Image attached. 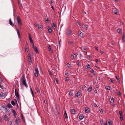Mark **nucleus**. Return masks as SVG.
<instances>
[{
  "instance_id": "603ef678",
  "label": "nucleus",
  "mask_w": 125,
  "mask_h": 125,
  "mask_svg": "<svg viewBox=\"0 0 125 125\" xmlns=\"http://www.w3.org/2000/svg\"><path fill=\"white\" fill-rule=\"evenodd\" d=\"M94 104V106L95 107H97V104H96L95 103H94V104Z\"/></svg>"
},
{
  "instance_id": "e433bc0d",
  "label": "nucleus",
  "mask_w": 125,
  "mask_h": 125,
  "mask_svg": "<svg viewBox=\"0 0 125 125\" xmlns=\"http://www.w3.org/2000/svg\"><path fill=\"white\" fill-rule=\"evenodd\" d=\"M69 80V78L68 77H67L65 78V80L66 81H68Z\"/></svg>"
},
{
  "instance_id": "7c9ffc66",
  "label": "nucleus",
  "mask_w": 125,
  "mask_h": 125,
  "mask_svg": "<svg viewBox=\"0 0 125 125\" xmlns=\"http://www.w3.org/2000/svg\"><path fill=\"white\" fill-rule=\"evenodd\" d=\"M64 115H65V118H68V116L66 114V111L65 112V113L64 114Z\"/></svg>"
},
{
  "instance_id": "58836bf2",
  "label": "nucleus",
  "mask_w": 125,
  "mask_h": 125,
  "mask_svg": "<svg viewBox=\"0 0 125 125\" xmlns=\"http://www.w3.org/2000/svg\"><path fill=\"white\" fill-rule=\"evenodd\" d=\"M87 68H89L90 67V66L89 64H87Z\"/></svg>"
},
{
  "instance_id": "09e8293b",
  "label": "nucleus",
  "mask_w": 125,
  "mask_h": 125,
  "mask_svg": "<svg viewBox=\"0 0 125 125\" xmlns=\"http://www.w3.org/2000/svg\"><path fill=\"white\" fill-rule=\"evenodd\" d=\"M115 78H116L117 79V80L118 81H119V77H117L116 76Z\"/></svg>"
},
{
  "instance_id": "a19ab883",
  "label": "nucleus",
  "mask_w": 125,
  "mask_h": 125,
  "mask_svg": "<svg viewBox=\"0 0 125 125\" xmlns=\"http://www.w3.org/2000/svg\"><path fill=\"white\" fill-rule=\"evenodd\" d=\"M99 111L101 114H102L103 113V111L102 109H100Z\"/></svg>"
},
{
  "instance_id": "6e6d98bb",
  "label": "nucleus",
  "mask_w": 125,
  "mask_h": 125,
  "mask_svg": "<svg viewBox=\"0 0 125 125\" xmlns=\"http://www.w3.org/2000/svg\"><path fill=\"white\" fill-rule=\"evenodd\" d=\"M95 49L97 51H98V48L96 47H95Z\"/></svg>"
},
{
  "instance_id": "4c0bfd02",
  "label": "nucleus",
  "mask_w": 125,
  "mask_h": 125,
  "mask_svg": "<svg viewBox=\"0 0 125 125\" xmlns=\"http://www.w3.org/2000/svg\"><path fill=\"white\" fill-rule=\"evenodd\" d=\"M21 117L22 120L23 122H24V118L23 115H21Z\"/></svg>"
},
{
  "instance_id": "39448f33",
  "label": "nucleus",
  "mask_w": 125,
  "mask_h": 125,
  "mask_svg": "<svg viewBox=\"0 0 125 125\" xmlns=\"http://www.w3.org/2000/svg\"><path fill=\"white\" fill-rule=\"evenodd\" d=\"M78 33H79V36L80 37L82 38L83 37V34L80 31H78Z\"/></svg>"
},
{
  "instance_id": "c03bdc74",
  "label": "nucleus",
  "mask_w": 125,
  "mask_h": 125,
  "mask_svg": "<svg viewBox=\"0 0 125 125\" xmlns=\"http://www.w3.org/2000/svg\"><path fill=\"white\" fill-rule=\"evenodd\" d=\"M120 119L121 121H122L123 119V117L122 115L120 116Z\"/></svg>"
},
{
  "instance_id": "9b49d317",
  "label": "nucleus",
  "mask_w": 125,
  "mask_h": 125,
  "mask_svg": "<svg viewBox=\"0 0 125 125\" xmlns=\"http://www.w3.org/2000/svg\"><path fill=\"white\" fill-rule=\"evenodd\" d=\"M29 40H30V42H31L32 44H33L34 43L33 42L32 39L30 34H29Z\"/></svg>"
},
{
  "instance_id": "8fccbe9b",
  "label": "nucleus",
  "mask_w": 125,
  "mask_h": 125,
  "mask_svg": "<svg viewBox=\"0 0 125 125\" xmlns=\"http://www.w3.org/2000/svg\"><path fill=\"white\" fill-rule=\"evenodd\" d=\"M0 87L2 89H3L4 88V87L3 86L0 85Z\"/></svg>"
},
{
  "instance_id": "6e6552de",
  "label": "nucleus",
  "mask_w": 125,
  "mask_h": 125,
  "mask_svg": "<svg viewBox=\"0 0 125 125\" xmlns=\"http://www.w3.org/2000/svg\"><path fill=\"white\" fill-rule=\"evenodd\" d=\"M16 31L17 33V34L18 35V36L19 37V38H20L21 37H20V33L19 31V30L18 29H17V28H16Z\"/></svg>"
},
{
  "instance_id": "2f4dec72",
  "label": "nucleus",
  "mask_w": 125,
  "mask_h": 125,
  "mask_svg": "<svg viewBox=\"0 0 125 125\" xmlns=\"http://www.w3.org/2000/svg\"><path fill=\"white\" fill-rule=\"evenodd\" d=\"M76 64L78 66H81L80 62H76Z\"/></svg>"
},
{
  "instance_id": "aec40b11",
  "label": "nucleus",
  "mask_w": 125,
  "mask_h": 125,
  "mask_svg": "<svg viewBox=\"0 0 125 125\" xmlns=\"http://www.w3.org/2000/svg\"><path fill=\"white\" fill-rule=\"evenodd\" d=\"M86 48H85L84 47H82L81 48V49L82 50V52H85L84 50H86Z\"/></svg>"
},
{
  "instance_id": "5701e85b",
  "label": "nucleus",
  "mask_w": 125,
  "mask_h": 125,
  "mask_svg": "<svg viewBox=\"0 0 125 125\" xmlns=\"http://www.w3.org/2000/svg\"><path fill=\"white\" fill-rule=\"evenodd\" d=\"M67 32H66V34L68 35H70L71 33V31L69 30H68L67 31Z\"/></svg>"
},
{
  "instance_id": "ea45409f",
  "label": "nucleus",
  "mask_w": 125,
  "mask_h": 125,
  "mask_svg": "<svg viewBox=\"0 0 125 125\" xmlns=\"http://www.w3.org/2000/svg\"><path fill=\"white\" fill-rule=\"evenodd\" d=\"M29 51V49L28 48H26L25 49V52H27Z\"/></svg>"
},
{
  "instance_id": "7ed1b4c3",
  "label": "nucleus",
  "mask_w": 125,
  "mask_h": 125,
  "mask_svg": "<svg viewBox=\"0 0 125 125\" xmlns=\"http://www.w3.org/2000/svg\"><path fill=\"white\" fill-rule=\"evenodd\" d=\"M17 22L18 24L20 26H21L22 25V23L21 20L19 16H17Z\"/></svg>"
},
{
  "instance_id": "c756f323",
  "label": "nucleus",
  "mask_w": 125,
  "mask_h": 125,
  "mask_svg": "<svg viewBox=\"0 0 125 125\" xmlns=\"http://www.w3.org/2000/svg\"><path fill=\"white\" fill-rule=\"evenodd\" d=\"M122 39L123 40L124 42L125 41V35H123V36L122 37Z\"/></svg>"
},
{
  "instance_id": "0eeeda50",
  "label": "nucleus",
  "mask_w": 125,
  "mask_h": 125,
  "mask_svg": "<svg viewBox=\"0 0 125 125\" xmlns=\"http://www.w3.org/2000/svg\"><path fill=\"white\" fill-rule=\"evenodd\" d=\"M85 112L86 113H89V109L87 107H86L85 109Z\"/></svg>"
},
{
  "instance_id": "412c9836",
  "label": "nucleus",
  "mask_w": 125,
  "mask_h": 125,
  "mask_svg": "<svg viewBox=\"0 0 125 125\" xmlns=\"http://www.w3.org/2000/svg\"><path fill=\"white\" fill-rule=\"evenodd\" d=\"M48 32L49 33H51L52 32V29L50 27H48Z\"/></svg>"
},
{
  "instance_id": "de8ad7c7",
  "label": "nucleus",
  "mask_w": 125,
  "mask_h": 125,
  "mask_svg": "<svg viewBox=\"0 0 125 125\" xmlns=\"http://www.w3.org/2000/svg\"><path fill=\"white\" fill-rule=\"evenodd\" d=\"M4 96V94H0V97H2Z\"/></svg>"
},
{
  "instance_id": "f704fd0d",
  "label": "nucleus",
  "mask_w": 125,
  "mask_h": 125,
  "mask_svg": "<svg viewBox=\"0 0 125 125\" xmlns=\"http://www.w3.org/2000/svg\"><path fill=\"white\" fill-rule=\"evenodd\" d=\"M109 81L111 83H114V81L112 79H111L110 80H109Z\"/></svg>"
},
{
  "instance_id": "b1692460",
  "label": "nucleus",
  "mask_w": 125,
  "mask_h": 125,
  "mask_svg": "<svg viewBox=\"0 0 125 125\" xmlns=\"http://www.w3.org/2000/svg\"><path fill=\"white\" fill-rule=\"evenodd\" d=\"M79 117L80 119L81 120L84 118V116L83 115H80Z\"/></svg>"
},
{
  "instance_id": "5fc2aeb1",
  "label": "nucleus",
  "mask_w": 125,
  "mask_h": 125,
  "mask_svg": "<svg viewBox=\"0 0 125 125\" xmlns=\"http://www.w3.org/2000/svg\"><path fill=\"white\" fill-rule=\"evenodd\" d=\"M66 65H67V67H70V64H69V63H67V64Z\"/></svg>"
},
{
  "instance_id": "f03ea898",
  "label": "nucleus",
  "mask_w": 125,
  "mask_h": 125,
  "mask_svg": "<svg viewBox=\"0 0 125 125\" xmlns=\"http://www.w3.org/2000/svg\"><path fill=\"white\" fill-rule=\"evenodd\" d=\"M35 72L34 73V74L35 76L36 77H38V74L39 73V72L37 67L35 68Z\"/></svg>"
},
{
  "instance_id": "f3484780",
  "label": "nucleus",
  "mask_w": 125,
  "mask_h": 125,
  "mask_svg": "<svg viewBox=\"0 0 125 125\" xmlns=\"http://www.w3.org/2000/svg\"><path fill=\"white\" fill-rule=\"evenodd\" d=\"M15 122L16 124H18L20 122L19 118L17 117L15 120Z\"/></svg>"
},
{
  "instance_id": "864d4df0",
  "label": "nucleus",
  "mask_w": 125,
  "mask_h": 125,
  "mask_svg": "<svg viewBox=\"0 0 125 125\" xmlns=\"http://www.w3.org/2000/svg\"><path fill=\"white\" fill-rule=\"evenodd\" d=\"M68 43H70L71 44H72V42L71 41H68Z\"/></svg>"
},
{
  "instance_id": "4468645a",
  "label": "nucleus",
  "mask_w": 125,
  "mask_h": 125,
  "mask_svg": "<svg viewBox=\"0 0 125 125\" xmlns=\"http://www.w3.org/2000/svg\"><path fill=\"white\" fill-rule=\"evenodd\" d=\"M18 5L19 6V8L21 9H22L23 8V7L22 5L20 3L19 1H18Z\"/></svg>"
},
{
  "instance_id": "79ce46f5",
  "label": "nucleus",
  "mask_w": 125,
  "mask_h": 125,
  "mask_svg": "<svg viewBox=\"0 0 125 125\" xmlns=\"http://www.w3.org/2000/svg\"><path fill=\"white\" fill-rule=\"evenodd\" d=\"M119 114L120 115V116L122 115V111H119Z\"/></svg>"
},
{
  "instance_id": "052dcab7",
  "label": "nucleus",
  "mask_w": 125,
  "mask_h": 125,
  "mask_svg": "<svg viewBox=\"0 0 125 125\" xmlns=\"http://www.w3.org/2000/svg\"><path fill=\"white\" fill-rule=\"evenodd\" d=\"M111 123V121H108V123L109 124L108 125H110Z\"/></svg>"
},
{
  "instance_id": "1a4fd4ad",
  "label": "nucleus",
  "mask_w": 125,
  "mask_h": 125,
  "mask_svg": "<svg viewBox=\"0 0 125 125\" xmlns=\"http://www.w3.org/2000/svg\"><path fill=\"white\" fill-rule=\"evenodd\" d=\"M110 101L111 103H113L114 102V100L113 97L110 96Z\"/></svg>"
},
{
  "instance_id": "473e14b6",
  "label": "nucleus",
  "mask_w": 125,
  "mask_h": 125,
  "mask_svg": "<svg viewBox=\"0 0 125 125\" xmlns=\"http://www.w3.org/2000/svg\"><path fill=\"white\" fill-rule=\"evenodd\" d=\"M11 104L13 106L15 105V102L14 101H12L11 102Z\"/></svg>"
},
{
  "instance_id": "2eb2a0df",
  "label": "nucleus",
  "mask_w": 125,
  "mask_h": 125,
  "mask_svg": "<svg viewBox=\"0 0 125 125\" xmlns=\"http://www.w3.org/2000/svg\"><path fill=\"white\" fill-rule=\"evenodd\" d=\"M28 59H29V63L31 64V63H32V60L31 56H28Z\"/></svg>"
},
{
  "instance_id": "c9c22d12",
  "label": "nucleus",
  "mask_w": 125,
  "mask_h": 125,
  "mask_svg": "<svg viewBox=\"0 0 125 125\" xmlns=\"http://www.w3.org/2000/svg\"><path fill=\"white\" fill-rule=\"evenodd\" d=\"M121 29H117V32H118V33H120V32H121Z\"/></svg>"
},
{
  "instance_id": "3c124183",
  "label": "nucleus",
  "mask_w": 125,
  "mask_h": 125,
  "mask_svg": "<svg viewBox=\"0 0 125 125\" xmlns=\"http://www.w3.org/2000/svg\"><path fill=\"white\" fill-rule=\"evenodd\" d=\"M30 89H31V94H34L33 92L32 91V89L31 88Z\"/></svg>"
},
{
  "instance_id": "4d7b16f0",
  "label": "nucleus",
  "mask_w": 125,
  "mask_h": 125,
  "mask_svg": "<svg viewBox=\"0 0 125 125\" xmlns=\"http://www.w3.org/2000/svg\"><path fill=\"white\" fill-rule=\"evenodd\" d=\"M55 82L56 83L58 84V80L57 79H56L55 80Z\"/></svg>"
},
{
  "instance_id": "e2e57ef3",
  "label": "nucleus",
  "mask_w": 125,
  "mask_h": 125,
  "mask_svg": "<svg viewBox=\"0 0 125 125\" xmlns=\"http://www.w3.org/2000/svg\"><path fill=\"white\" fill-rule=\"evenodd\" d=\"M80 94H76V95H75V96H76V97H78L79 96Z\"/></svg>"
},
{
  "instance_id": "72a5a7b5",
  "label": "nucleus",
  "mask_w": 125,
  "mask_h": 125,
  "mask_svg": "<svg viewBox=\"0 0 125 125\" xmlns=\"http://www.w3.org/2000/svg\"><path fill=\"white\" fill-rule=\"evenodd\" d=\"M17 99H19V94H15Z\"/></svg>"
},
{
  "instance_id": "423d86ee",
  "label": "nucleus",
  "mask_w": 125,
  "mask_h": 125,
  "mask_svg": "<svg viewBox=\"0 0 125 125\" xmlns=\"http://www.w3.org/2000/svg\"><path fill=\"white\" fill-rule=\"evenodd\" d=\"M82 28L84 29L85 30H86L87 29L88 26L86 25L85 24H83L82 26Z\"/></svg>"
},
{
  "instance_id": "6ab92c4d",
  "label": "nucleus",
  "mask_w": 125,
  "mask_h": 125,
  "mask_svg": "<svg viewBox=\"0 0 125 125\" xmlns=\"http://www.w3.org/2000/svg\"><path fill=\"white\" fill-rule=\"evenodd\" d=\"M9 23L12 26H13L14 25V24L12 22L11 19L9 20Z\"/></svg>"
},
{
  "instance_id": "393cba45",
  "label": "nucleus",
  "mask_w": 125,
  "mask_h": 125,
  "mask_svg": "<svg viewBox=\"0 0 125 125\" xmlns=\"http://www.w3.org/2000/svg\"><path fill=\"white\" fill-rule=\"evenodd\" d=\"M7 106L9 107V108H12V107L11 106V104H10V103H9V104H7Z\"/></svg>"
},
{
  "instance_id": "0e129e2a",
  "label": "nucleus",
  "mask_w": 125,
  "mask_h": 125,
  "mask_svg": "<svg viewBox=\"0 0 125 125\" xmlns=\"http://www.w3.org/2000/svg\"><path fill=\"white\" fill-rule=\"evenodd\" d=\"M87 58L88 59H90V58H91V57L90 56H88L87 57Z\"/></svg>"
},
{
  "instance_id": "cd10ccee",
  "label": "nucleus",
  "mask_w": 125,
  "mask_h": 125,
  "mask_svg": "<svg viewBox=\"0 0 125 125\" xmlns=\"http://www.w3.org/2000/svg\"><path fill=\"white\" fill-rule=\"evenodd\" d=\"M35 89L37 91V92L38 93H40L39 90V89H38V87H36V88H35Z\"/></svg>"
},
{
  "instance_id": "49530a36",
  "label": "nucleus",
  "mask_w": 125,
  "mask_h": 125,
  "mask_svg": "<svg viewBox=\"0 0 125 125\" xmlns=\"http://www.w3.org/2000/svg\"><path fill=\"white\" fill-rule=\"evenodd\" d=\"M94 71L93 69H91L90 70V72L92 73H93L94 72Z\"/></svg>"
},
{
  "instance_id": "680f3d73",
  "label": "nucleus",
  "mask_w": 125,
  "mask_h": 125,
  "mask_svg": "<svg viewBox=\"0 0 125 125\" xmlns=\"http://www.w3.org/2000/svg\"><path fill=\"white\" fill-rule=\"evenodd\" d=\"M9 124L10 125H12V122L11 121H10L9 123Z\"/></svg>"
},
{
  "instance_id": "a211bd4d",
  "label": "nucleus",
  "mask_w": 125,
  "mask_h": 125,
  "mask_svg": "<svg viewBox=\"0 0 125 125\" xmlns=\"http://www.w3.org/2000/svg\"><path fill=\"white\" fill-rule=\"evenodd\" d=\"M71 113L73 114H74L75 113V111L74 109H71L70 110Z\"/></svg>"
},
{
  "instance_id": "ddd939ff",
  "label": "nucleus",
  "mask_w": 125,
  "mask_h": 125,
  "mask_svg": "<svg viewBox=\"0 0 125 125\" xmlns=\"http://www.w3.org/2000/svg\"><path fill=\"white\" fill-rule=\"evenodd\" d=\"M71 57L74 59H76L77 58L76 55L75 54H73V55H71Z\"/></svg>"
},
{
  "instance_id": "a878e982",
  "label": "nucleus",
  "mask_w": 125,
  "mask_h": 125,
  "mask_svg": "<svg viewBox=\"0 0 125 125\" xmlns=\"http://www.w3.org/2000/svg\"><path fill=\"white\" fill-rule=\"evenodd\" d=\"M5 119L6 121H7L8 120V117L6 115H5L4 116Z\"/></svg>"
},
{
  "instance_id": "f8f14e48",
  "label": "nucleus",
  "mask_w": 125,
  "mask_h": 125,
  "mask_svg": "<svg viewBox=\"0 0 125 125\" xmlns=\"http://www.w3.org/2000/svg\"><path fill=\"white\" fill-rule=\"evenodd\" d=\"M52 28L54 30L56 29L57 27V26L54 23L52 24Z\"/></svg>"
},
{
  "instance_id": "37998d69",
  "label": "nucleus",
  "mask_w": 125,
  "mask_h": 125,
  "mask_svg": "<svg viewBox=\"0 0 125 125\" xmlns=\"http://www.w3.org/2000/svg\"><path fill=\"white\" fill-rule=\"evenodd\" d=\"M48 48L49 51H51V48L50 47V46H48Z\"/></svg>"
},
{
  "instance_id": "13d9d810",
  "label": "nucleus",
  "mask_w": 125,
  "mask_h": 125,
  "mask_svg": "<svg viewBox=\"0 0 125 125\" xmlns=\"http://www.w3.org/2000/svg\"><path fill=\"white\" fill-rule=\"evenodd\" d=\"M49 72V74H50L51 75H52V73L49 70H48Z\"/></svg>"
},
{
  "instance_id": "20e7f679",
  "label": "nucleus",
  "mask_w": 125,
  "mask_h": 125,
  "mask_svg": "<svg viewBox=\"0 0 125 125\" xmlns=\"http://www.w3.org/2000/svg\"><path fill=\"white\" fill-rule=\"evenodd\" d=\"M32 44V47L34 49V51L38 53L39 52L38 51V50L37 47L36 46H35L34 45V43L33 44Z\"/></svg>"
},
{
  "instance_id": "69168bd1",
  "label": "nucleus",
  "mask_w": 125,
  "mask_h": 125,
  "mask_svg": "<svg viewBox=\"0 0 125 125\" xmlns=\"http://www.w3.org/2000/svg\"><path fill=\"white\" fill-rule=\"evenodd\" d=\"M2 105L0 103V109L2 108Z\"/></svg>"
},
{
  "instance_id": "dca6fc26",
  "label": "nucleus",
  "mask_w": 125,
  "mask_h": 125,
  "mask_svg": "<svg viewBox=\"0 0 125 125\" xmlns=\"http://www.w3.org/2000/svg\"><path fill=\"white\" fill-rule=\"evenodd\" d=\"M11 112L13 113L15 116L16 117V115H17V114L15 111L13 109H12L11 110Z\"/></svg>"
},
{
  "instance_id": "c85d7f7f",
  "label": "nucleus",
  "mask_w": 125,
  "mask_h": 125,
  "mask_svg": "<svg viewBox=\"0 0 125 125\" xmlns=\"http://www.w3.org/2000/svg\"><path fill=\"white\" fill-rule=\"evenodd\" d=\"M110 87L109 86H107L105 87V89L106 90H109L110 89Z\"/></svg>"
},
{
  "instance_id": "774afa93",
  "label": "nucleus",
  "mask_w": 125,
  "mask_h": 125,
  "mask_svg": "<svg viewBox=\"0 0 125 125\" xmlns=\"http://www.w3.org/2000/svg\"><path fill=\"white\" fill-rule=\"evenodd\" d=\"M46 22H48L49 21V20L47 18L46 19Z\"/></svg>"
},
{
  "instance_id": "bb28decb",
  "label": "nucleus",
  "mask_w": 125,
  "mask_h": 125,
  "mask_svg": "<svg viewBox=\"0 0 125 125\" xmlns=\"http://www.w3.org/2000/svg\"><path fill=\"white\" fill-rule=\"evenodd\" d=\"M118 11L117 10H114L113 11V12L115 14H117L118 13Z\"/></svg>"
},
{
  "instance_id": "bf43d9fd",
  "label": "nucleus",
  "mask_w": 125,
  "mask_h": 125,
  "mask_svg": "<svg viewBox=\"0 0 125 125\" xmlns=\"http://www.w3.org/2000/svg\"><path fill=\"white\" fill-rule=\"evenodd\" d=\"M99 62L98 60L97 59H95V62Z\"/></svg>"
},
{
  "instance_id": "a18cd8bd",
  "label": "nucleus",
  "mask_w": 125,
  "mask_h": 125,
  "mask_svg": "<svg viewBox=\"0 0 125 125\" xmlns=\"http://www.w3.org/2000/svg\"><path fill=\"white\" fill-rule=\"evenodd\" d=\"M15 94H18V92L17 90L16 89H15Z\"/></svg>"
},
{
  "instance_id": "338daca9",
  "label": "nucleus",
  "mask_w": 125,
  "mask_h": 125,
  "mask_svg": "<svg viewBox=\"0 0 125 125\" xmlns=\"http://www.w3.org/2000/svg\"><path fill=\"white\" fill-rule=\"evenodd\" d=\"M96 87L97 88H99V86L98 85H96Z\"/></svg>"
},
{
  "instance_id": "4be33fe9",
  "label": "nucleus",
  "mask_w": 125,
  "mask_h": 125,
  "mask_svg": "<svg viewBox=\"0 0 125 125\" xmlns=\"http://www.w3.org/2000/svg\"><path fill=\"white\" fill-rule=\"evenodd\" d=\"M38 28L40 29H41L42 28V26L41 25H38Z\"/></svg>"
},
{
  "instance_id": "f257e3e1",
  "label": "nucleus",
  "mask_w": 125,
  "mask_h": 125,
  "mask_svg": "<svg viewBox=\"0 0 125 125\" xmlns=\"http://www.w3.org/2000/svg\"><path fill=\"white\" fill-rule=\"evenodd\" d=\"M21 80L23 84L24 85L26 88H27L28 87V86L26 83V81L25 79V76L23 75L22 76L21 79Z\"/></svg>"
},
{
  "instance_id": "9d476101",
  "label": "nucleus",
  "mask_w": 125,
  "mask_h": 125,
  "mask_svg": "<svg viewBox=\"0 0 125 125\" xmlns=\"http://www.w3.org/2000/svg\"><path fill=\"white\" fill-rule=\"evenodd\" d=\"M92 85L91 84L89 88L88 89L87 91L89 92H91L92 90Z\"/></svg>"
}]
</instances>
